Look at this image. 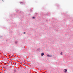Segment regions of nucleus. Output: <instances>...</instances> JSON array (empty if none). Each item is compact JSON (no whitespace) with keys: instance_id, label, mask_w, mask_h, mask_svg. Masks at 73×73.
<instances>
[{"instance_id":"2","label":"nucleus","mask_w":73,"mask_h":73,"mask_svg":"<svg viewBox=\"0 0 73 73\" xmlns=\"http://www.w3.org/2000/svg\"><path fill=\"white\" fill-rule=\"evenodd\" d=\"M41 56H44V53H41Z\"/></svg>"},{"instance_id":"4","label":"nucleus","mask_w":73,"mask_h":73,"mask_svg":"<svg viewBox=\"0 0 73 73\" xmlns=\"http://www.w3.org/2000/svg\"><path fill=\"white\" fill-rule=\"evenodd\" d=\"M62 53L61 52L60 54L61 55H62Z\"/></svg>"},{"instance_id":"6","label":"nucleus","mask_w":73,"mask_h":73,"mask_svg":"<svg viewBox=\"0 0 73 73\" xmlns=\"http://www.w3.org/2000/svg\"><path fill=\"white\" fill-rule=\"evenodd\" d=\"M33 19H35V17H33Z\"/></svg>"},{"instance_id":"1","label":"nucleus","mask_w":73,"mask_h":73,"mask_svg":"<svg viewBox=\"0 0 73 73\" xmlns=\"http://www.w3.org/2000/svg\"><path fill=\"white\" fill-rule=\"evenodd\" d=\"M47 57H52V55H50L48 54L47 55Z\"/></svg>"},{"instance_id":"3","label":"nucleus","mask_w":73,"mask_h":73,"mask_svg":"<svg viewBox=\"0 0 73 73\" xmlns=\"http://www.w3.org/2000/svg\"><path fill=\"white\" fill-rule=\"evenodd\" d=\"M64 70H65V71H64V72H67V70L66 69H65Z\"/></svg>"},{"instance_id":"5","label":"nucleus","mask_w":73,"mask_h":73,"mask_svg":"<svg viewBox=\"0 0 73 73\" xmlns=\"http://www.w3.org/2000/svg\"><path fill=\"white\" fill-rule=\"evenodd\" d=\"M25 34V32H24L23 33V34Z\"/></svg>"}]
</instances>
